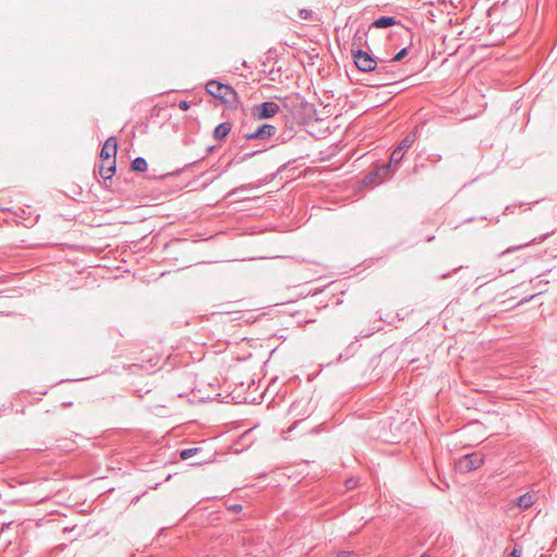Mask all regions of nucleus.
<instances>
[{
	"instance_id": "nucleus-1",
	"label": "nucleus",
	"mask_w": 557,
	"mask_h": 557,
	"mask_svg": "<svg viewBox=\"0 0 557 557\" xmlns=\"http://www.w3.org/2000/svg\"><path fill=\"white\" fill-rule=\"evenodd\" d=\"M206 90L213 98L219 99L227 108H236L239 103L237 91L228 84L211 79L206 84Z\"/></svg>"
},
{
	"instance_id": "nucleus-2",
	"label": "nucleus",
	"mask_w": 557,
	"mask_h": 557,
	"mask_svg": "<svg viewBox=\"0 0 557 557\" xmlns=\"http://www.w3.org/2000/svg\"><path fill=\"white\" fill-rule=\"evenodd\" d=\"M374 73L380 81V85H391L403 76L401 70L395 66L391 60L386 61L383 59H377Z\"/></svg>"
},
{
	"instance_id": "nucleus-3",
	"label": "nucleus",
	"mask_w": 557,
	"mask_h": 557,
	"mask_svg": "<svg viewBox=\"0 0 557 557\" xmlns=\"http://www.w3.org/2000/svg\"><path fill=\"white\" fill-rule=\"evenodd\" d=\"M354 58L355 65L361 72H374L376 69V58H373L370 53L363 49L350 50Z\"/></svg>"
},
{
	"instance_id": "nucleus-4",
	"label": "nucleus",
	"mask_w": 557,
	"mask_h": 557,
	"mask_svg": "<svg viewBox=\"0 0 557 557\" xmlns=\"http://www.w3.org/2000/svg\"><path fill=\"white\" fill-rule=\"evenodd\" d=\"M484 463V457L480 453H471L460 457L457 462V469L462 473H468L479 469Z\"/></svg>"
},
{
	"instance_id": "nucleus-5",
	"label": "nucleus",
	"mask_w": 557,
	"mask_h": 557,
	"mask_svg": "<svg viewBox=\"0 0 557 557\" xmlns=\"http://www.w3.org/2000/svg\"><path fill=\"white\" fill-rule=\"evenodd\" d=\"M280 111V106L274 101H264L255 104L251 108V115L256 120H268L276 115Z\"/></svg>"
},
{
	"instance_id": "nucleus-6",
	"label": "nucleus",
	"mask_w": 557,
	"mask_h": 557,
	"mask_svg": "<svg viewBox=\"0 0 557 557\" xmlns=\"http://www.w3.org/2000/svg\"><path fill=\"white\" fill-rule=\"evenodd\" d=\"M276 127L272 124H262L258 126L255 131L244 134V138L246 140L259 139V140H269L273 136L276 135Z\"/></svg>"
},
{
	"instance_id": "nucleus-7",
	"label": "nucleus",
	"mask_w": 557,
	"mask_h": 557,
	"mask_svg": "<svg viewBox=\"0 0 557 557\" xmlns=\"http://www.w3.org/2000/svg\"><path fill=\"white\" fill-rule=\"evenodd\" d=\"M117 152V141L114 136L109 137L101 147L100 158L102 161L115 160Z\"/></svg>"
},
{
	"instance_id": "nucleus-8",
	"label": "nucleus",
	"mask_w": 557,
	"mask_h": 557,
	"mask_svg": "<svg viewBox=\"0 0 557 557\" xmlns=\"http://www.w3.org/2000/svg\"><path fill=\"white\" fill-rule=\"evenodd\" d=\"M116 160L112 159L111 161H102V163L98 166V170L95 168V173H98L100 177L104 181L111 180L116 171Z\"/></svg>"
},
{
	"instance_id": "nucleus-9",
	"label": "nucleus",
	"mask_w": 557,
	"mask_h": 557,
	"mask_svg": "<svg viewBox=\"0 0 557 557\" xmlns=\"http://www.w3.org/2000/svg\"><path fill=\"white\" fill-rule=\"evenodd\" d=\"M367 37H368V29H366L363 27H359L352 37L350 50L363 49V47L368 45Z\"/></svg>"
},
{
	"instance_id": "nucleus-10",
	"label": "nucleus",
	"mask_w": 557,
	"mask_h": 557,
	"mask_svg": "<svg viewBox=\"0 0 557 557\" xmlns=\"http://www.w3.org/2000/svg\"><path fill=\"white\" fill-rule=\"evenodd\" d=\"M555 233V230L550 231V232H547L539 237H534L532 239H530L529 242H525L523 244H519L517 246H512L508 249H506L505 251L502 252V255H505V253H509V252H513V251H517L519 249H522L524 247H528L529 245L531 244H540L542 242H544L547 237H549L550 235H553Z\"/></svg>"
},
{
	"instance_id": "nucleus-11",
	"label": "nucleus",
	"mask_w": 557,
	"mask_h": 557,
	"mask_svg": "<svg viewBox=\"0 0 557 557\" xmlns=\"http://www.w3.org/2000/svg\"><path fill=\"white\" fill-rule=\"evenodd\" d=\"M418 139V127L416 126L412 131H410L398 144L397 148L399 151L406 153V151L414 144Z\"/></svg>"
},
{
	"instance_id": "nucleus-12",
	"label": "nucleus",
	"mask_w": 557,
	"mask_h": 557,
	"mask_svg": "<svg viewBox=\"0 0 557 557\" xmlns=\"http://www.w3.org/2000/svg\"><path fill=\"white\" fill-rule=\"evenodd\" d=\"M388 176H389V165H382V166L374 169L370 173H368L364 177V181L369 182V183H374V182H376L377 177L386 178Z\"/></svg>"
},
{
	"instance_id": "nucleus-13",
	"label": "nucleus",
	"mask_w": 557,
	"mask_h": 557,
	"mask_svg": "<svg viewBox=\"0 0 557 557\" xmlns=\"http://www.w3.org/2000/svg\"><path fill=\"white\" fill-rule=\"evenodd\" d=\"M232 123L230 122H223V123H220L219 125L215 126L214 131H213V138L215 140H223L225 139L228 134L231 133L232 131Z\"/></svg>"
},
{
	"instance_id": "nucleus-14",
	"label": "nucleus",
	"mask_w": 557,
	"mask_h": 557,
	"mask_svg": "<svg viewBox=\"0 0 557 557\" xmlns=\"http://www.w3.org/2000/svg\"><path fill=\"white\" fill-rule=\"evenodd\" d=\"M397 24H400V22L394 16H380L372 22V27L387 28Z\"/></svg>"
},
{
	"instance_id": "nucleus-15",
	"label": "nucleus",
	"mask_w": 557,
	"mask_h": 557,
	"mask_svg": "<svg viewBox=\"0 0 557 557\" xmlns=\"http://www.w3.org/2000/svg\"><path fill=\"white\" fill-rule=\"evenodd\" d=\"M187 245V239L175 238L165 246V250H168L169 255L171 252H181L185 249Z\"/></svg>"
},
{
	"instance_id": "nucleus-16",
	"label": "nucleus",
	"mask_w": 557,
	"mask_h": 557,
	"mask_svg": "<svg viewBox=\"0 0 557 557\" xmlns=\"http://www.w3.org/2000/svg\"><path fill=\"white\" fill-rule=\"evenodd\" d=\"M515 504L520 508V509H528L530 508L533 504H534V498L533 496L530 494V493H525V494H522L521 496H519L516 500H515Z\"/></svg>"
},
{
	"instance_id": "nucleus-17",
	"label": "nucleus",
	"mask_w": 557,
	"mask_h": 557,
	"mask_svg": "<svg viewBox=\"0 0 557 557\" xmlns=\"http://www.w3.org/2000/svg\"><path fill=\"white\" fill-rule=\"evenodd\" d=\"M131 169L134 172H145L148 169V162L143 157H136L131 163Z\"/></svg>"
},
{
	"instance_id": "nucleus-18",
	"label": "nucleus",
	"mask_w": 557,
	"mask_h": 557,
	"mask_svg": "<svg viewBox=\"0 0 557 557\" xmlns=\"http://www.w3.org/2000/svg\"><path fill=\"white\" fill-rule=\"evenodd\" d=\"M404 157L405 152L399 151V149L396 147L391 153L389 163L387 165H389L391 168L392 164H399L403 161Z\"/></svg>"
},
{
	"instance_id": "nucleus-19",
	"label": "nucleus",
	"mask_w": 557,
	"mask_h": 557,
	"mask_svg": "<svg viewBox=\"0 0 557 557\" xmlns=\"http://www.w3.org/2000/svg\"><path fill=\"white\" fill-rule=\"evenodd\" d=\"M199 451H201V448L200 447H193V448H186V449H182L180 451V457L181 459L183 460H187L189 459L190 457L197 455Z\"/></svg>"
},
{
	"instance_id": "nucleus-20",
	"label": "nucleus",
	"mask_w": 557,
	"mask_h": 557,
	"mask_svg": "<svg viewBox=\"0 0 557 557\" xmlns=\"http://www.w3.org/2000/svg\"><path fill=\"white\" fill-rule=\"evenodd\" d=\"M408 50H409V48H407V47L403 48L401 50H399V51H398V52H397V53H396V54L391 59V61H392L393 63H395V62H398V61L403 60V59L408 54Z\"/></svg>"
},
{
	"instance_id": "nucleus-21",
	"label": "nucleus",
	"mask_w": 557,
	"mask_h": 557,
	"mask_svg": "<svg viewBox=\"0 0 557 557\" xmlns=\"http://www.w3.org/2000/svg\"><path fill=\"white\" fill-rule=\"evenodd\" d=\"M298 15L301 20H309L312 15V11L308 9H301L299 10Z\"/></svg>"
},
{
	"instance_id": "nucleus-22",
	"label": "nucleus",
	"mask_w": 557,
	"mask_h": 557,
	"mask_svg": "<svg viewBox=\"0 0 557 557\" xmlns=\"http://www.w3.org/2000/svg\"><path fill=\"white\" fill-rule=\"evenodd\" d=\"M262 151H264V149H259V150H253V151H250V152H247L245 153L239 160L238 162H242V161H245L247 160L248 158H251L258 153H261Z\"/></svg>"
},
{
	"instance_id": "nucleus-23",
	"label": "nucleus",
	"mask_w": 557,
	"mask_h": 557,
	"mask_svg": "<svg viewBox=\"0 0 557 557\" xmlns=\"http://www.w3.org/2000/svg\"><path fill=\"white\" fill-rule=\"evenodd\" d=\"M357 479L355 478H350L346 481L345 485H346V488L347 490H352L357 486Z\"/></svg>"
},
{
	"instance_id": "nucleus-24",
	"label": "nucleus",
	"mask_w": 557,
	"mask_h": 557,
	"mask_svg": "<svg viewBox=\"0 0 557 557\" xmlns=\"http://www.w3.org/2000/svg\"><path fill=\"white\" fill-rule=\"evenodd\" d=\"M178 108L183 111H187L190 108V103L187 100H181L178 102Z\"/></svg>"
},
{
	"instance_id": "nucleus-25",
	"label": "nucleus",
	"mask_w": 557,
	"mask_h": 557,
	"mask_svg": "<svg viewBox=\"0 0 557 557\" xmlns=\"http://www.w3.org/2000/svg\"><path fill=\"white\" fill-rule=\"evenodd\" d=\"M511 556L512 557H521L522 556V549L518 546V545H515L512 552H511Z\"/></svg>"
},
{
	"instance_id": "nucleus-26",
	"label": "nucleus",
	"mask_w": 557,
	"mask_h": 557,
	"mask_svg": "<svg viewBox=\"0 0 557 557\" xmlns=\"http://www.w3.org/2000/svg\"><path fill=\"white\" fill-rule=\"evenodd\" d=\"M336 557H356V555L352 552L342 550L336 555Z\"/></svg>"
},
{
	"instance_id": "nucleus-27",
	"label": "nucleus",
	"mask_w": 557,
	"mask_h": 557,
	"mask_svg": "<svg viewBox=\"0 0 557 557\" xmlns=\"http://www.w3.org/2000/svg\"><path fill=\"white\" fill-rule=\"evenodd\" d=\"M423 168H424L423 163H421V164L416 163L412 168V173L417 174L420 171V169H423Z\"/></svg>"
},
{
	"instance_id": "nucleus-28",
	"label": "nucleus",
	"mask_w": 557,
	"mask_h": 557,
	"mask_svg": "<svg viewBox=\"0 0 557 557\" xmlns=\"http://www.w3.org/2000/svg\"><path fill=\"white\" fill-rule=\"evenodd\" d=\"M248 187H249V185H242L240 187H238V188H236V189L232 190V191L230 193V195H235V194H237V191H238V190H245V189H248Z\"/></svg>"
},
{
	"instance_id": "nucleus-29",
	"label": "nucleus",
	"mask_w": 557,
	"mask_h": 557,
	"mask_svg": "<svg viewBox=\"0 0 557 557\" xmlns=\"http://www.w3.org/2000/svg\"><path fill=\"white\" fill-rule=\"evenodd\" d=\"M242 505L240 504H235L233 506H231V510H233L234 512H239L242 510Z\"/></svg>"
},
{
	"instance_id": "nucleus-30",
	"label": "nucleus",
	"mask_w": 557,
	"mask_h": 557,
	"mask_svg": "<svg viewBox=\"0 0 557 557\" xmlns=\"http://www.w3.org/2000/svg\"><path fill=\"white\" fill-rule=\"evenodd\" d=\"M430 160L434 161V162H437V161L442 160V156L441 154H432L430 157Z\"/></svg>"
},
{
	"instance_id": "nucleus-31",
	"label": "nucleus",
	"mask_w": 557,
	"mask_h": 557,
	"mask_svg": "<svg viewBox=\"0 0 557 557\" xmlns=\"http://www.w3.org/2000/svg\"><path fill=\"white\" fill-rule=\"evenodd\" d=\"M299 406V403H293V405L290 406V411H295Z\"/></svg>"
},
{
	"instance_id": "nucleus-32",
	"label": "nucleus",
	"mask_w": 557,
	"mask_h": 557,
	"mask_svg": "<svg viewBox=\"0 0 557 557\" xmlns=\"http://www.w3.org/2000/svg\"><path fill=\"white\" fill-rule=\"evenodd\" d=\"M532 297H533V296H531V297H529V298H524V299H522L520 302H521V304L527 302V301H529Z\"/></svg>"
},
{
	"instance_id": "nucleus-33",
	"label": "nucleus",
	"mask_w": 557,
	"mask_h": 557,
	"mask_svg": "<svg viewBox=\"0 0 557 557\" xmlns=\"http://www.w3.org/2000/svg\"><path fill=\"white\" fill-rule=\"evenodd\" d=\"M72 530H73V528H69V527H65V528L63 529V531H64V532H69V531H72Z\"/></svg>"
},
{
	"instance_id": "nucleus-34",
	"label": "nucleus",
	"mask_w": 557,
	"mask_h": 557,
	"mask_svg": "<svg viewBox=\"0 0 557 557\" xmlns=\"http://www.w3.org/2000/svg\"><path fill=\"white\" fill-rule=\"evenodd\" d=\"M213 149H214V146H210V147H208L207 151L211 152Z\"/></svg>"
},
{
	"instance_id": "nucleus-35",
	"label": "nucleus",
	"mask_w": 557,
	"mask_h": 557,
	"mask_svg": "<svg viewBox=\"0 0 557 557\" xmlns=\"http://www.w3.org/2000/svg\"><path fill=\"white\" fill-rule=\"evenodd\" d=\"M434 238H435L434 236H430V237L428 238V242H432Z\"/></svg>"
}]
</instances>
